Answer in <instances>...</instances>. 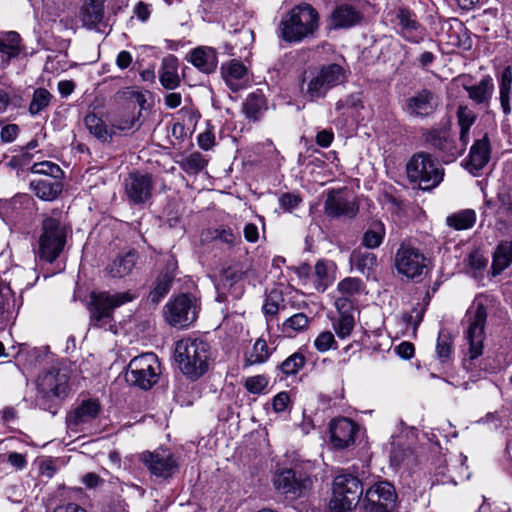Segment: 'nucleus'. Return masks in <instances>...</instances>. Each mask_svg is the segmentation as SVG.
I'll list each match as a JSON object with an SVG mask.
<instances>
[{
    "label": "nucleus",
    "instance_id": "obj_43",
    "mask_svg": "<svg viewBox=\"0 0 512 512\" xmlns=\"http://www.w3.org/2000/svg\"><path fill=\"white\" fill-rule=\"evenodd\" d=\"M512 92V68L505 67L499 78V100L503 113L507 116L511 113L510 95Z\"/></svg>",
    "mask_w": 512,
    "mask_h": 512
},
{
    "label": "nucleus",
    "instance_id": "obj_24",
    "mask_svg": "<svg viewBox=\"0 0 512 512\" xmlns=\"http://www.w3.org/2000/svg\"><path fill=\"white\" fill-rule=\"evenodd\" d=\"M26 47L19 33L15 31L0 32V62L6 68L10 62L25 54Z\"/></svg>",
    "mask_w": 512,
    "mask_h": 512
},
{
    "label": "nucleus",
    "instance_id": "obj_14",
    "mask_svg": "<svg viewBox=\"0 0 512 512\" xmlns=\"http://www.w3.org/2000/svg\"><path fill=\"white\" fill-rule=\"evenodd\" d=\"M275 489L290 498H300L312 488L311 476L298 468L282 469L273 478Z\"/></svg>",
    "mask_w": 512,
    "mask_h": 512
},
{
    "label": "nucleus",
    "instance_id": "obj_5",
    "mask_svg": "<svg viewBox=\"0 0 512 512\" xmlns=\"http://www.w3.org/2000/svg\"><path fill=\"white\" fill-rule=\"evenodd\" d=\"M114 99L123 111L112 119V127L121 132H135L141 127L140 117L147 102L145 95L131 87L120 89Z\"/></svg>",
    "mask_w": 512,
    "mask_h": 512
},
{
    "label": "nucleus",
    "instance_id": "obj_19",
    "mask_svg": "<svg viewBox=\"0 0 512 512\" xmlns=\"http://www.w3.org/2000/svg\"><path fill=\"white\" fill-rule=\"evenodd\" d=\"M437 107L438 101L434 92L423 88L404 100L402 110L410 118L426 119L435 113Z\"/></svg>",
    "mask_w": 512,
    "mask_h": 512
},
{
    "label": "nucleus",
    "instance_id": "obj_17",
    "mask_svg": "<svg viewBox=\"0 0 512 512\" xmlns=\"http://www.w3.org/2000/svg\"><path fill=\"white\" fill-rule=\"evenodd\" d=\"M165 318L174 327H188L197 318L196 304L187 294H180L165 305Z\"/></svg>",
    "mask_w": 512,
    "mask_h": 512
},
{
    "label": "nucleus",
    "instance_id": "obj_55",
    "mask_svg": "<svg viewBox=\"0 0 512 512\" xmlns=\"http://www.w3.org/2000/svg\"><path fill=\"white\" fill-rule=\"evenodd\" d=\"M269 384L268 376L264 374L247 377L244 381V387L251 394H262Z\"/></svg>",
    "mask_w": 512,
    "mask_h": 512
},
{
    "label": "nucleus",
    "instance_id": "obj_53",
    "mask_svg": "<svg viewBox=\"0 0 512 512\" xmlns=\"http://www.w3.org/2000/svg\"><path fill=\"white\" fill-rule=\"evenodd\" d=\"M355 326L353 313H344L333 323L334 330L339 338L350 336Z\"/></svg>",
    "mask_w": 512,
    "mask_h": 512
},
{
    "label": "nucleus",
    "instance_id": "obj_1",
    "mask_svg": "<svg viewBox=\"0 0 512 512\" xmlns=\"http://www.w3.org/2000/svg\"><path fill=\"white\" fill-rule=\"evenodd\" d=\"M320 14L310 3L301 2L285 13L278 23L277 36L288 44L313 40L320 30Z\"/></svg>",
    "mask_w": 512,
    "mask_h": 512
},
{
    "label": "nucleus",
    "instance_id": "obj_9",
    "mask_svg": "<svg viewBox=\"0 0 512 512\" xmlns=\"http://www.w3.org/2000/svg\"><path fill=\"white\" fill-rule=\"evenodd\" d=\"M421 138L425 146L434 150L444 163L454 162L467 148L464 143L457 142L445 126L422 129Z\"/></svg>",
    "mask_w": 512,
    "mask_h": 512
},
{
    "label": "nucleus",
    "instance_id": "obj_29",
    "mask_svg": "<svg viewBox=\"0 0 512 512\" xmlns=\"http://www.w3.org/2000/svg\"><path fill=\"white\" fill-rule=\"evenodd\" d=\"M189 61L202 73L211 74L218 65L217 52L211 47H197L190 52Z\"/></svg>",
    "mask_w": 512,
    "mask_h": 512
},
{
    "label": "nucleus",
    "instance_id": "obj_48",
    "mask_svg": "<svg viewBox=\"0 0 512 512\" xmlns=\"http://www.w3.org/2000/svg\"><path fill=\"white\" fill-rule=\"evenodd\" d=\"M498 207L496 213L500 217L512 218V187L503 185L497 193Z\"/></svg>",
    "mask_w": 512,
    "mask_h": 512
},
{
    "label": "nucleus",
    "instance_id": "obj_21",
    "mask_svg": "<svg viewBox=\"0 0 512 512\" xmlns=\"http://www.w3.org/2000/svg\"><path fill=\"white\" fill-rule=\"evenodd\" d=\"M359 427L356 422L346 417L332 420L329 425L330 442L335 449L343 450L355 443Z\"/></svg>",
    "mask_w": 512,
    "mask_h": 512
},
{
    "label": "nucleus",
    "instance_id": "obj_20",
    "mask_svg": "<svg viewBox=\"0 0 512 512\" xmlns=\"http://www.w3.org/2000/svg\"><path fill=\"white\" fill-rule=\"evenodd\" d=\"M140 459L151 475L157 478H170L178 470L176 459L171 452L166 450L143 452Z\"/></svg>",
    "mask_w": 512,
    "mask_h": 512
},
{
    "label": "nucleus",
    "instance_id": "obj_51",
    "mask_svg": "<svg viewBox=\"0 0 512 512\" xmlns=\"http://www.w3.org/2000/svg\"><path fill=\"white\" fill-rule=\"evenodd\" d=\"M311 280L318 292H324L331 284L328 268L323 260H320L315 264L314 271L311 273Z\"/></svg>",
    "mask_w": 512,
    "mask_h": 512
},
{
    "label": "nucleus",
    "instance_id": "obj_50",
    "mask_svg": "<svg viewBox=\"0 0 512 512\" xmlns=\"http://www.w3.org/2000/svg\"><path fill=\"white\" fill-rule=\"evenodd\" d=\"M309 319L306 314L300 312L286 319L282 324V330L289 337L308 328Z\"/></svg>",
    "mask_w": 512,
    "mask_h": 512
},
{
    "label": "nucleus",
    "instance_id": "obj_34",
    "mask_svg": "<svg viewBox=\"0 0 512 512\" xmlns=\"http://www.w3.org/2000/svg\"><path fill=\"white\" fill-rule=\"evenodd\" d=\"M267 108L266 97L260 90L248 94L242 104V112L250 122L259 121Z\"/></svg>",
    "mask_w": 512,
    "mask_h": 512
},
{
    "label": "nucleus",
    "instance_id": "obj_35",
    "mask_svg": "<svg viewBox=\"0 0 512 512\" xmlns=\"http://www.w3.org/2000/svg\"><path fill=\"white\" fill-rule=\"evenodd\" d=\"M243 273L231 267L225 269L221 275L217 290L227 291L233 299H239L244 293L242 284Z\"/></svg>",
    "mask_w": 512,
    "mask_h": 512
},
{
    "label": "nucleus",
    "instance_id": "obj_28",
    "mask_svg": "<svg viewBox=\"0 0 512 512\" xmlns=\"http://www.w3.org/2000/svg\"><path fill=\"white\" fill-rule=\"evenodd\" d=\"M464 90L468 97L476 105L488 107L494 93V83L490 75L484 76L478 83L473 85H464Z\"/></svg>",
    "mask_w": 512,
    "mask_h": 512
},
{
    "label": "nucleus",
    "instance_id": "obj_45",
    "mask_svg": "<svg viewBox=\"0 0 512 512\" xmlns=\"http://www.w3.org/2000/svg\"><path fill=\"white\" fill-rule=\"evenodd\" d=\"M104 6L99 4L84 3L81 10L83 25L88 28H96L103 20Z\"/></svg>",
    "mask_w": 512,
    "mask_h": 512
},
{
    "label": "nucleus",
    "instance_id": "obj_39",
    "mask_svg": "<svg viewBox=\"0 0 512 512\" xmlns=\"http://www.w3.org/2000/svg\"><path fill=\"white\" fill-rule=\"evenodd\" d=\"M175 275L168 271H161L156 277L148 300L153 304H158L170 291Z\"/></svg>",
    "mask_w": 512,
    "mask_h": 512
},
{
    "label": "nucleus",
    "instance_id": "obj_33",
    "mask_svg": "<svg viewBox=\"0 0 512 512\" xmlns=\"http://www.w3.org/2000/svg\"><path fill=\"white\" fill-rule=\"evenodd\" d=\"M351 267L364 275L367 279L372 277L378 266V258L373 252L355 249L350 255Z\"/></svg>",
    "mask_w": 512,
    "mask_h": 512
},
{
    "label": "nucleus",
    "instance_id": "obj_13",
    "mask_svg": "<svg viewBox=\"0 0 512 512\" xmlns=\"http://www.w3.org/2000/svg\"><path fill=\"white\" fill-rule=\"evenodd\" d=\"M344 70L338 64L323 66L318 72L308 77L304 97L310 101L325 97L327 92L344 80Z\"/></svg>",
    "mask_w": 512,
    "mask_h": 512
},
{
    "label": "nucleus",
    "instance_id": "obj_52",
    "mask_svg": "<svg viewBox=\"0 0 512 512\" xmlns=\"http://www.w3.org/2000/svg\"><path fill=\"white\" fill-rule=\"evenodd\" d=\"M284 308V297L280 290H271L265 299L263 312L266 316H275L280 309Z\"/></svg>",
    "mask_w": 512,
    "mask_h": 512
},
{
    "label": "nucleus",
    "instance_id": "obj_40",
    "mask_svg": "<svg viewBox=\"0 0 512 512\" xmlns=\"http://www.w3.org/2000/svg\"><path fill=\"white\" fill-rule=\"evenodd\" d=\"M477 215L473 209H463L446 217V225L456 231L468 230L476 223Z\"/></svg>",
    "mask_w": 512,
    "mask_h": 512
},
{
    "label": "nucleus",
    "instance_id": "obj_61",
    "mask_svg": "<svg viewBox=\"0 0 512 512\" xmlns=\"http://www.w3.org/2000/svg\"><path fill=\"white\" fill-rule=\"evenodd\" d=\"M458 37V40L454 39L452 47H457L465 51H469L473 45L472 39L468 34V30L460 22H458Z\"/></svg>",
    "mask_w": 512,
    "mask_h": 512
},
{
    "label": "nucleus",
    "instance_id": "obj_32",
    "mask_svg": "<svg viewBox=\"0 0 512 512\" xmlns=\"http://www.w3.org/2000/svg\"><path fill=\"white\" fill-rule=\"evenodd\" d=\"M138 254L134 250H130L123 255H118L111 263H109L105 271L112 278H124L130 275L136 266Z\"/></svg>",
    "mask_w": 512,
    "mask_h": 512
},
{
    "label": "nucleus",
    "instance_id": "obj_38",
    "mask_svg": "<svg viewBox=\"0 0 512 512\" xmlns=\"http://www.w3.org/2000/svg\"><path fill=\"white\" fill-rule=\"evenodd\" d=\"M275 348H270L263 338H258L251 351H249L244 358V367H249L253 365H260L266 363L271 355L273 354Z\"/></svg>",
    "mask_w": 512,
    "mask_h": 512
},
{
    "label": "nucleus",
    "instance_id": "obj_16",
    "mask_svg": "<svg viewBox=\"0 0 512 512\" xmlns=\"http://www.w3.org/2000/svg\"><path fill=\"white\" fill-rule=\"evenodd\" d=\"M123 187L127 202L141 206L149 202L153 196V177L149 173L134 171L124 179Z\"/></svg>",
    "mask_w": 512,
    "mask_h": 512
},
{
    "label": "nucleus",
    "instance_id": "obj_54",
    "mask_svg": "<svg viewBox=\"0 0 512 512\" xmlns=\"http://www.w3.org/2000/svg\"><path fill=\"white\" fill-rule=\"evenodd\" d=\"M363 289V282L359 278L347 277L341 280L337 285V290L341 295L348 297L359 294Z\"/></svg>",
    "mask_w": 512,
    "mask_h": 512
},
{
    "label": "nucleus",
    "instance_id": "obj_11",
    "mask_svg": "<svg viewBox=\"0 0 512 512\" xmlns=\"http://www.w3.org/2000/svg\"><path fill=\"white\" fill-rule=\"evenodd\" d=\"M363 494L361 481L351 474H340L333 482V496L330 509L334 512H345L355 507Z\"/></svg>",
    "mask_w": 512,
    "mask_h": 512
},
{
    "label": "nucleus",
    "instance_id": "obj_2",
    "mask_svg": "<svg viewBox=\"0 0 512 512\" xmlns=\"http://www.w3.org/2000/svg\"><path fill=\"white\" fill-rule=\"evenodd\" d=\"M174 357L181 372L196 380L209 369L211 347L208 342L199 338H183L176 342Z\"/></svg>",
    "mask_w": 512,
    "mask_h": 512
},
{
    "label": "nucleus",
    "instance_id": "obj_6",
    "mask_svg": "<svg viewBox=\"0 0 512 512\" xmlns=\"http://www.w3.org/2000/svg\"><path fill=\"white\" fill-rule=\"evenodd\" d=\"M135 299L130 291L111 294L107 291L92 292L88 310L90 313V326L107 328L112 326L114 309Z\"/></svg>",
    "mask_w": 512,
    "mask_h": 512
},
{
    "label": "nucleus",
    "instance_id": "obj_47",
    "mask_svg": "<svg viewBox=\"0 0 512 512\" xmlns=\"http://www.w3.org/2000/svg\"><path fill=\"white\" fill-rule=\"evenodd\" d=\"M53 99V95L45 88H37L33 92L32 100L29 104V113L36 116L47 109Z\"/></svg>",
    "mask_w": 512,
    "mask_h": 512
},
{
    "label": "nucleus",
    "instance_id": "obj_22",
    "mask_svg": "<svg viewBox=\"0 0 512 512\" xmlns=\"http://www.w3.org/2000/svg\"><path fill=\"white\" fill-rule=\"evenodd\" d=\"M358 211V204L348 200L340 191H330L324 202V213L330 218H354Z\"/></svg>",
    "mask_w": 512,
    "mask_h": 512
},
{
    "label": "nucleus",
    "instance_id": "obj_46",
    "mask_svg": "<svg viewBox=\"0 0 512 512\" xmlns=\"http://www.w3.org/2000/svg\"><path fill=\"white\" fill-rule=\"evenodd\" d=\"M436 355L441 363H447L453 355V339L446 330H441L436 343Z\"/></svg>",
    "mask_w": 512,
    "mask_h": 512
},
{
    "label": "nucleus",
    "instance_id": "obj_63",
    "mask_svg": "<svg viewBox=\"0 0 512 512\" xmlns=\"http://www.w3.org/2000/svg\"><path fill=\"white\" fill-rule=\"evenodd\" d=\"M20 133V127L17 124H6L0 130V141L4 144L15 141Z\"/></svg>",
    "mask_w": 512,
    "mask_h": 512
},
{
    "label": "nucleus",
    "instance_id": "obj_8",
    "mask_svg": "<svg viewBox=\"0 0 512 512\" xmlns=\"http://www.w3.org/2000/svg\"><path fill=\"white\" fill-rule=\"evenodd\" d=\"M160 373V363L157 355L153 352H147L130 360L125 379L130 385L146 391L158 382Z\"/></svg>",
    "mask_w": 512,
    "mask_h": 512
},
{
    "label": "nucleus",
    "instance_id": "obj_62",
    "mask_svg": "<svg viewBox=\"0 0 512 512\" xmlns=\"http://www.w3.org/2000/svg\"><path fill=\"white\" fill-rule=\"evenodd\" d=\"M302 202V198L295 193H283L279 197V205L280 207L285 210L291 212L292 210L296 209L300 203Z\"/></svg>",
    "mask_w": 512,
    "mask_h": 512
},
{
    "label": "nucleus",
    "instance_id": "obj_58",
    "mask_svg": "<svg viewBox=\"0 0 512 512\" xmlns=\"http://www.w3.org/2000/svg\"><path fill=\"white\" fill-rule=\"evenodd\" d=\"M30 198L27 195H17L6 201L3 205L6 215L8 217H17L21 214V210L24 204H29Z\"/></svg>",
    "mask_w": 512,
    "mask_h": 512
},
{
    "label": "nucleus",
    "instance_id": "obj_10",
    "mask_svg": "<svg viewBox=\"0 0 512 512\" xmlns=\"http://www.w3.org/2000/svg\"><path fill=\"white\" fill-rule=\"evenodd\" d=\"M394 265L398 274L416 282L421 281L431 269L430 260L418 248L405 243L399 246Z\"/></svg>",
    "mask_w": 512,
    "mask_h": 512
},
{
    "label": "nucleus",
    "instance_id": "obj_41",
    "mask_svg": "<svg viewBox=\"0 0 512 512\" xmlns=\"http://www.w3.org/2000/svg\"><path fill=\"white\" fill-rule=\"evenodd\" d=\"M84 124L90 134L102 142L111 141L114 135V131L108 129L104 120L98 117L95 113L87 114L84 118Z\"/></svg>",
    "mask_w": 512,
    "mask_h": 512
},
{
    "label": "nucleus",
    "instance_id": "obj_27",
    "mask_svg": "<svg viewBox=\"0 0 512 512\" xmlns=\"http://www.w3.org/2000/svg\"><path fill=\"white\" fill-rule=\"evenodd\" d=\"M221 76L227 86L237 92L244 88V79L247 77V67L239 60L232 59L221 64Z\"/></svg>",
    "mask_w": 512,
    "mask_h": 512
},
{
    "label": "nucleus",
    "instance_id": "obj_3",
    "mask_svg": "<svg viewBox=\"0 0 512 512\" xmlns=\"http://www.w3.org/2000/svg\"><path fill=\"white\" fill-rule=\"evenodd\" d=\"M68 227L58 216H46L42 220L37 246L36 259L53 263L63 252L67 242Z\"/></svg>",
    "mask_w": 512,
    "mask_h": 512
},
{
    "label": "nucleus",
    "instance_id": "obj_4",
    "mask_svg": "<svg viewBox=\"0 0 512 512\" xmlns=\"http://www.w3.org/2000/svg\"><path fill=\"white\" fill-rule=\"evenodd\" d=\"M467 329L465 331V340L469 345L468 358L464 360V368L471 373V378L479 379L483 376L482 370H473V361L483 353V342L485 339V324L487 320V310L482 303L468 309L466 313Z\"/></svg>",
    "mask_w": 512,
    "mask_h": 512
},
{
    "label": "nucleus",
    "instance_id": "obj_26",
    "mask_svg": "<svg viewBox=\"0 0 512 512\" xmlns=\"http://www.w3.org/2000/svg\"><path fill=\"white\" fill-rule=\"evenodd\" d=\"M100 411L101 405L98 399H86L68 413L66 422L70 428H77L97 418Z\"/></svg>",
    "mask_w": 512,
    "mask_h": 512
},
{
    "label": "nucleus",
    "instance_id": "obj_37",
    "mask_svg": "<svg viewBox=\"0 0 512 512\" xmlns=\"http://www.w3.org/2000/svg\"><path fill=\"white\" fill-rule=\"evenodd\" d=\"M457 124L459 126V142L467 145L470 141V129L477 119L476 113L466 105H460L456 111Z\"/></svg>",
    "mask_w": 512,
    "mask_h": 512
},
{
    "label": "nucleus",
    "instance_id": "obj_49",
    "mask_svg": "<svg viewBox=\"0 0 512 512\" xmlns=\"http://www.w3.org/2000/svg\"><path fill=\"white\" fill-rule=\"evenodd\" d=\"M179 167L190 175L200 173L207 165V160L200 152H193L182 160L178 161Z\"/></svg>",
    "mask_w": 512,
    "mask_h": 512
},
{
    "label": "nucleus",
    "instance_id": "obj_7",
    "mask_svg": "<svg viewBox=\"0 0 512 512\" xmlns=\"http://www.w3.org/2000/svg\"><path fill=\"white\" fill-rule=\"evenodd\" d=\"M408 180L419 189L430 191L443 180L444 171L437 159L427 152H417L406 164Z\"/></svg>",
    "mask_w": 512,
    "mask_h": 512
},
{
    "label": "nucleus",
    "instance_id": "obj_42",
    "mask_svg": "<svg viewBox=\"0 0 512 512\" xmlns=\"http://www.w3.org/2000/svg\"><path fill=\"white\" fill-rule=\"evenodd\" d=\"M306 364V357L301 352H295L276 367L277 378L282 381L288 376L296 375Z\"/></svg>",
    "mask_w": 512,
    "mask_h": 512
},
{
    "label": "nucleus",
    "instance_id": "obj_23",
    "mask_svg": "<svg viewBox=\"0 0 512 512\" xmlns=\"http://www.w3.org/2000/svg\"><path fill=\"white\" fill-rule=\"evenodd\" d=\"M491 144L488 133L475 139L466 161V168L472 174L480 172L490 161Z\"/></svg>",
    "mask_w": 512,
    "mask_h": 512
},
{
    "label": "nucleus",
    "instance_id": "obj_44",
    "mask_svg": "<svg viewBox=\"0 0 512 512\" xmlns=\"http://www.w3.org/2000/svg\"><path fill=\"white\" fill-rule=\"evenodd\" d=\"M385 237V226L381 221H374L364 232L361 244L368 249L379 247Z\"/></svg>",
    "mask_w": 512,
    "mask_h": 512
},
{
    "label": "nucleus",
    "instance_id": "obj_57",
    "mask_svg": "<svg viewBox=\"0 0 512 512\" xmlns=\"http://www.w3.org/2000/svg\"><path fill=\"white\" fill-rule=\"evenodd\" d=\"M32 172L37 174H43L45 175V177H53L57 179H61L63 176V171L60 168V166L50 161L35 163L32 166Z\"/></svg>",
    "mask_w": 512,
    "mask_h": 512
},
{
    "label": "nucleus",
    "instance_id": "obj_64",
    "mask_svg": "<svg viewBox=\"0 0 512 512\" xmlns=\"http://www.w3.org/2000/svg\"><path fill=\"white\" fill-rule=\"evenodd\" d=\"M290 402V396L287 392L283 391L274 396L272 406L275 412L280 413L286 410Z\"/></svg>",
    "mask_w": 512,
    "mask_h": 512
},
{
    "label": "nucleus",
    "instance_id": "obj_18",
    "mask_svg": "<svg viewBox=\"0 0 512 512\" xmlns=\"http://www.w3.org/2000/svg\"><path fill=\"white\" fill-rule=\"evenodd\" d=\"M70 370L67 367H53L41 374L37 381L39 393L44 396L64 398L70 390Z\"/></svg>",
    "mask_w": 512,
    "mask_h": 512
},
{
    "label": "nucleus",
    "instance_id": "obj_31",
    "mask_svg": "<svg viewBox=\"0 0 512 512\" xmlns=\"http://www.w3.org/2000/svg\"><path fill=\"white\" fill-rule=\"evenodd\" d=\"M30 188L37 197L44 201L56 199L63 190L61 179L44 177L30 182Z\"/></svg>",
    "mask_w": 512,
    "mask_h": 512
},
{
    "label": "nucleus",
    "instance_id": "obj_36",
    "mask_svg": "<svg viewBox=\"0 0 512 512\" xmlns=\"http://www.w3.org/2000/svg\"><path fill=\"white\" fill-rule=\"evenodd\" d=\"M512 263V241H501L494 253L492 259V275L497 276L507 269Z\"/></svg>",
    "mask_w": 512,
    "mask_h": 512
},
{
    "label": "nucleus",
    "instance_id": "obj_60",
    "mask_svg": "<svg viewBox=\"0 0 512 512\" xmlns=\"http://www.w3.org/2000/svg\"><path fill=\"white\" fill-rule=\"evenodd\" d=\"M334 345H336V341L333 333L330 331L320 333L314 340V347L321 353L333 348Z\"/></svg>",
    "mask_w": 512,
    "mask_h": 512
},
{
    "label": "nucleus",
    "instance_id": "obj_25",
    "mask_svg": "<svg viewBox=\"0 0 512 512\" xmlns=\"http://www.w3.org/2000/svg\"><path fill=\"white\" fill-rule=\"evenodd\" d=\"M363 19L362 13L349 4L337 5L328 18L330 29H349L358 25Z\"/></svg>",
    "mask_w": 512,
    "mask_h": 512
},
{
    "label": "nucleus",
    "instance_id": "obj_56",
    "mask_svg": "<svg viewBox=\"0 0 512 512\" xmlns=\"http://www.w3.org/2000/svg\"><path fill=\"white\" fill-rule=\"evenodd\" d=\"M213 238L228 245L229 247H233L241 243L240 234L234 233L233 230L227 226H219L218 228H216L214 230Z\"/></svg>",
    "mask_w": 512,
    "mask_h": 512
},
{
    "label": "nucleus",
    "instance_id": "obj_59",
    "mask_svg": "<svg viewBox=\"0 0 512 512\" xmlns=\"http://www.w3.org/2000/svg\"><path fill=\"white\" fill-rule=\"evenodd\" d=\"M21 102V96L4 88H0V113L6 112L10 106L14 108L20 107Z\"/></svg>",
    "mask_w": 512,
    "mask_h": 512
},
{
    "label": "nucleus",
    "instance_id": "obj_30",
    "mask_svg": "<svg viewBox=\"0 0 512 512\" xmlns=\"http://www.w3.org/2000/svg\"><path fill=\"white\" fill-rule=\"evenodd\" d=\"M178 69L179 61L176 56L168 55L163 58L159 69V81L165 89L174 90L180 86Z\"/></svg>",
    "mask_w": 512,
    "mask_h": 512
},
{
    "label": "nucleus",
    "instance_id": "obj_15",
    "mask_svg": "<svg viewBox=\"0 0 512 512\" xmlns=\"http://www.w3.org/2000/svg\"><path fill=\"white\" fill-rule=\"evenodd\" d=\"M397 493L388 481H380L367 489L363 500L365 512H395Z\"/></svg>",
    "mask_w": 512,
    "mask_h": 512
},
{
    "label": "nucleus",
    "instance_id": "obj_12",
    "mask_svg": "<svg viewBox=\"0 0 512 512\" xmlns=\"http://www.w3.org/2000/svg\"><path fill=\"white\" fill-rule=\"evenodd\" d=\"M389 15L396 34L405 41L419 44L424 40L425 28L412 9L406 6H398L391 10Z\"/></svg>",
    "mask_w": 512,
    "mask_h": 512
}]
</instances>
